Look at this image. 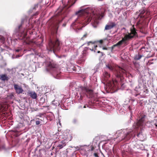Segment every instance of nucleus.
<instances>
[{
    "label": "nucleus",
    "mask_w": 157,
    "mask_h": 157,
    "mask_svg": "<svg viewBox=\"0 0 157 157\" xmlns=\"http://www.w3.org/2000/svg\"><path fill=\"white\" fill-rule=\"evenodd\" d=\"M75 14L78 17L83 16L78 22L79 24L82 25V27H84L92 20L93 26L96 27L97 26L94 25L98 24V20L101 19L103 17V13L100 9L94 10L92 14L88 13L86 9H82L76 12Z\"/></svg>",
    "instance_id": "obj_1"
},
{
    "label": "nucleus",
    "mask_w": 157,
    "mask_h": 157,
    "mask_svg": "<svg viewBox=\"0 0 157 157\" xmlns=\"http://www.w3.org/2000/svg\"><path fill=\"white\" fill-rule=\"evenodd\" d=\"M60 43L58 40L52 42L50 40L48 44V49L51 51H53L54 52L59 49Z\"/></svg>",
    "instance_id": "obj_2"
},
{
    "label": "nucleus",
    "mask_w": 157,
    "mask_h": 157,
    "mask_svg": "<svg viewBox=\"0 0 157 157\" xmlns=\"http://www.w3.org/2000/svg\"><path fill=\"white\" fill-rule=\"evenodd\" d=\"M13 86L17 94H20L22 93L23 92V90L21 86H19L17 84H14Z\"/></svg>",
    "instance_id": "obj_3"
},
{
    "label": "nucleus",
    "mask_w": 157,
    "mask_h": 157,
    "mask_svg": "<svg viewBox=\"0 0 157 157\" xmlns=\"http://www.w3.org/2000/svg\"><path fill=\"white\" fill-rule=\"evenodd\" d=\"M145 117V116L144 115H143L140 118V119L139 120V121L136 123H134V124L133 126V127H134L135 128H137V127H136V126H137L138 127H139L140 126L142 125V123L144 121V119Z\"/></svg>",
    "instance_id": "obj_4"
},
{
    "label": "nucleus",
    "mask_w": 157,
    "mask_h": 157,
    "mask_svg": "<svg viewBox=\"0 0 157 157\" xmlns=\"http://www.w3.org/2000/svg\"><path fill=\"white\" fill-rule=\"evenodd\" d=\"M137 33L136 32L135 29L134 27V26H133L132 27L131 29V33L128 35H128L129 37V38L130 39L132 38L134 36L136 35Z\"/></svg>",
    "instance_id": "obj_5"
},
{
    "label": "nucleus",
    "mask_w": 157,
    "mask_h": 157,
    "mask_svg": "<svg viewBox=\"0 0 157 157\" xmlns=\"http://www.w3.org/2000/svg\"><path fill=\"white\" fill-rule=\"evenodd\" d=\"M129 37L128 35H125L124 37L123 38L122 40L118 42L116 44L113 45V47H115L118 45H120L122 44L123 42L129 39Z\"/></svg>",
    "instance_id": "obj_6"
},
{
    "label": "nucleus",
    "mask_w": 157,
    "mask_h": 157,
    "mask_svg": "<svg viewBox=\"0 0 157 157\" xmlns=\"http://www.w3.org/2000/svg\"><path fill=\"white\" fill-rule=\"evenodd\" d=\"M116 25L115 23L114 22H112L110 23L109 24H107L105 26V30H110L115 26H116Z\"/></svg>",
    "instance_id": "obj_7"
},
{
    "label": "nucleus",
    "mask_w": 157,
    "mask_h": 157,
    "mask_svg": "<svg viewBox=\"0 0 157 157\" xmlns=\"http://www.w3.org/2000/svg\"><path fill=\"white\" fill-rule=\"evenodd\" d=\"M56 67V64L53 62H50L48 64V67L46 69V71H48L50 70L55 68Z\"/></svg>",
    "instance_id": "obj_8"
},
{
    "label": "nucleus",
    "mask_w": 157,
    "mask_h": 157,
    "mask_svg": "<svg viewBox=\"0 0 157 157\" xmlns=\"http://www.w3.org/2000/svg\"><path fill=\"white\" fill-rule=\"evenodd\" d=\"M82 92L83 93L86 94L87 93L90 95H92L93 94V91L92 90L87 89L85 87H82Z\"/></svg>",
    "instance_id": "obj_9"
},
{
    "label": "nucleus",
    "mask_w": 157,
    "mask_h": 157,
    "mask_svg": "<svg viewBox=\"0 0 157 157\" xmlns=\"http://www.w3.org/2000/svg\"><path fill=\"white\" fill-rule=\"evenodd\" d=\"M146 10L144 8H143L139 11V17H144V16L143 15L145 12Z\"/></svg>",
    "instance_id": "obj_10"
},
{
    "label": "nucleus",
    "mask_w": 157,
    "mask_h": 157,
    "mask_svg": "<svg viewBox=\"0 0 157 157\" xmlns=\"http://www.w3.org/2000/svg\"><path fill=\"white\" fill-rule=\"evenodd\" d=\"M29 94L30 96L33 99H35L36 98V94L35 92H31L29 93Z\"/></svg>",
    "instance_id": "obj_11"
},
{
    "label": "nucleus",
    "mask_w": 157,
    "mask_h": 157,
    "mask_svg": "<svg viewBox=\"0 0 157 157\" xmlns=\"http://www.w3.org/2000/svg\"><path fill=\"white\" fill-rule=\"evenodd\" d=\"M0 79L2 80H8V77L6 75H0Z\"/></svg>",
    "instance_id": "obj_12"
},
{
    "label": "nucleus",
    "mask_w": 157,
    "mask_h": 157,
    "mask_svg": "<svg viewBox=\"0 0 157 157\" xmlns=\"http://www.w3.org/2000/svg\"><path fill=\"white\" fill-rule=\"evenodd\" d=\"M104 77H105L104 80L106 81L108 78L110 77V75L108 73L105 72L104 74Z\"/></svg>",
    "instance_id": "obj_13"
},
{
    "label": "nucleus",
    "mask_w": 157,
    "mask_h": 157,
    "mask_svg": "<svg viewBox=\"0 0 157 157\" xmlns=\"http://www.w3.org/2000/svg\"><path fill=\"white\" fill-rule=\"evenodd\" d=\"M97 42L96 41H89L87 42V44L88 46H89L90 45V44L91 43L92 45H93L94 46V48H96L97 47V45H94V44L96 42Z\"/></svg>",
    "instance_id": "obj_14"
},
{
    "label": "nucleus",
    "mask_w": 157,
    "mask_h": 157,
    "mask_svg": "<svg viewBox=\"0 0 157 157\" xmlns=\"http://www.w3.org/2000/svg\"><path fill=\"white\" fill-rule=\"evenodd\" d=\"M142 55L140 54L136 55L135 56L134 59L136 60H139L142 58Z\"/></svg>",
    "instance_id": "obj_15"
},
{
    "label": "nucleus",
    "mask_w": 157,
    "mask_h": 157,
    "mask_svg": "<svg viewBox=\"0 0 157 157\" xmlns=\"http://www.w3.org/2000/svg\"><path fill=\"white\" fill-rule=\"evenodd\" d=\"M117 71H118L119 72L120 74H121L122 73H124V70L122 68H121L120 67H118Z\"/></svg>",
    "instance_id": "obj_16"
},
{
    "label": "nucleus",
    "mask_w": 157,
    "mask_h": 157,
    "mask_svg": "<svg viewBox=\"0 0 157 157\" xmlns=\"http://www.w3.org/2000/svg\"><path fill=\"white\" fill-rule=\"evenodd\" d=\"M117 83V81L115 79L114 81L113 80L110 84L111 85V86H113L116 85L115 83Z\"/></svg>",
    "instance_id": "obj_17"
},
{
    "label": "nucleus",
    "mask_w": 157,
    "mask_h": 157,
    "mask_svg": "<svg viewBox=\"0 0 157 157\" xmlns=\"http://www.w3.org/2000/svg\"><path fill=\"white\" fill-rule=\"evenodd\" d=\"M137 136L141 140L143 139V136L142 133H140L139 134H138Z\"/></svg>",
    "instance_id": "obj_18"
},
{
    "label": "nucleus",
    "mask_w": 157,
    "mask_h": 157,
    "mask_svg": "<svg viewBox=\"0 0 157 157\" xmlns=\"http://www.w3.org/2000/svg\"><path fill=\"white\" fill-rule=\"evenodd\" d=\"M65 145H62V144H59L58 146H57V147H59V149H61L63 147L65 146Z\"/></svg>",
    "instance_id": "obj_19"
},
{
    "label": "nucleus",
    "mask_w": 157,
    "mask_h": 157,
    "mask_svg": "<svg viewBox=\"0 0 157 157\" xmlns=\"http://www.w3.org/2000/svg\"><path fill=\"white\" fill-rule=\"evenodd\" d=\"M106 67L108 68L110 70H112L113 69V67L109 65H106Z\"/></svg>",
    "instance_id": "obj_20"
},
{
    "label": "nucleus",
    "mask_w": 157,
    "mask_h": 157,
    "mask_svg": "<svg viewBox=\"0 0 157 157\" xmlns=\"http://www.w3.org/2000/svg\"><path fill=\"white\" fill-rule=\"evenodd\" d=\"M146 14L147 15V16H148L150 15V11L149 10H146Z\"/></svg>",
    "instance_id": "obj_21"
},
{
    "label": "nucleus",
    "mask_w": 157,
    "mask_h": 157,
    "mask_svg": "<svg viewBox=\"0 0 157 157\" xmlns=\"http://www.w3.org/2000/svg\"><path fill=\"white\" fill-rule=\"evenodd\" d=\"M87 33H86L85 34H84L82 38H86L87 37Z\"/></svg>",
    "instance_id": "obj_22"
},
{
    "label": "nucleus",
    "mask_w": 157,
    "mask_h": 157,
    "mask_svg": "<svg viewBox=\"0 0 157 157\" xmlns=\"http://www.w3.org/2000/svg\"><path fill=\"white\" fill-rule=\"evenodd\" d=\"M36 125H38L40 124V121H37L36 122Z\"/></svg>",
    "instance_id": "obj_23"
},
{
    "label": "nucleus",
    "mask_w": 157,
    "mask_h": 157,
    "mask_svg": "<svg viewBox=\"0 0 157 157\" xmlns=\"http://www.w3.org/2000/svg\"><path fill=\"white\" fill-rule=\"evenodd\" d=\"M97 42H99L100 44H102L103 43V40H100L99 41H98Z\"/></svg>",
    "instance_id": "obj_24"
},
{
    "label": "nucleus",
    "mask_w": 157,
    "mask_h": 157,
    "mask_svg": "<svg viewBox=\"0 0 157 157\" xmlns=\"http://www.w3.org/2000/svg\"><path fill=\"white\" fill-rule=\"evenodd\" d=\"M94 155L95 157H98V156L97 153H94Z\"/></svg>",
    "instance_id": "obj_25"
},
{
    "label": "nucleus",
    "mask_w": 157,
    "mask_h": 157,
    "mask_svg": "<svg viewBox=\"0 0 157 157\" xmlns=\"http://www.w3.org/2000/svg\"><path fill=\"white\" fill-rule=\"evenodd\" d=\"M73 122H74V123H75L77 122V120L76 119H74L73 120Z\"/></svg>",
    "instance_id": "obj_26"
},
{
    "label": "nucleus",
    "mask_w": 157,
    "mask_h": 157,
    "mask_svg": "<svg viewBox=\"0 0 157 157\" xmlns=\"http://www.w3.org/2000/svg\"><path fill=\"white\" fill-rule=\"evenodd\" d=\"M102 49L103 50H107V49L106 48H105V47L103 48Z\"/></svg>",
    "instance_id": "obj_27"
},
{
    "label": "nucleus",
    "mask_w": 157,
    "mask_h": 157,
    "mask_svg": "<svg viewBox=\"0 0 157 157\" xmlns=\"http://www.w3.org/2000/svg\"><path fill=\"white\" fill-rule=\"evenodd\" d=\"M94 149V147H91V151H92Z\"/></svg>",
    "instance_id": "obj_28"
},
{
    "label": "nucleus",
    "mask_w": 157,
    "mask_h": 157,
    "mask_svg": "<svg viewBox=\"0 0 157 157\" xmlns=\"http://www.w3.org/2000/svg\"><path fill=\"white\" fill-rule=\"evenodd\" d=\"M120 75H117V77H120Z\"/></svg>",
    "instance_id": "obj_29"
},
{
    "label": "nucleus",
    "mask_w": 157,
    "mask_h": 157,
    "mask_svg": "<svg viewBox=\"0 0 157 157\" xmlns=\"http://www.w3.org/2000/svg\"><path fill=\"white\" fill-rule=\"evenodd\" d=\"M26 36V35L25 34H24L23 36V37H25Z\"/></svg>",
    "instance_id": "obj_30"
},
{
    "label": "nucleus",
    "mask_w": 157,
    "mask_h": 157,
    "mask_svg": "<svg viewBox=\"0 0 157 157\" xmlns=\"http://www.w3.org/2000/svg\"><path fill=\"white\" fill-rule=\"evenodd\" d=\"M19 51V50H16V52H18Z\"/></svg>",
    "instance_id": "obj_31"
},
{
    "label": "nucleus",
    "mask_w": 157,
    "mask_h": 157,
    "mask_svg": "<svg viewBox=\"0 0 157 157\" xmlns=\"http://www.w3.org/2000/svg\"><path fill=\"white\" fill-rule=\"evenodd\" d=\"M90 50L92 51H93V48H92V49L90 48Z\"/></svg>",
    "instance_id": "obj_32"
},
{
    "label": "nucleus",
    "mask_w": 157,
    "mask_h": 157,
    "mask_svg": "<svg viewBox=\"0 0 157 157\" xmlns=\"http://www.w3.org/2000/svg\"><path fill=\"white\" fill-rule=\"evenodd\" d=\"M98 52V53H100V52H100V51H98V52Z\"/></svg>",
    "instance_id": "obj_33"
},
{
    "label": "nucleus",
    "mask_w": 157,
    "mask_h": 157,
    "mask_svg": "<svg viewBox=\"0 0 157 157\" xmlns=\"http://www.w3.org/2000/svg\"><path fill=\"white\" fill-rule=\"evenodd\" d=\"M75 25V23H74L72 24V25Z\"/></svg>",
    "instance_id": "obj_34"
},
{
    "label": "nucleus",
    "mask_w": 157,
    "mask_h": 157,
    "mask_svg": "<svg viewBox=\"0 0 157 157\" xmlns=\"http://www.w3.org/2000/svg\"><path fill=\"white\" fill-rule=\"evenodd\" d=\"M20 26H21V25H20V26H19V28H20Z\"/></svg>",
    "instance_id": "obj_35"
},
{
    "label": "nucleus",
    "mask_w": 157,
    "mask_h": 157,
    "mask_svg": "<svg viewBox=\"0 0 157 157\" xmlns=\"http://www.w3.org/2000/svg\"><path fill=\"white\" fill-rule=\"evenodd\" d=\"M63 26H65V25H64V24H63Z\"/></svg>",
    "instance_id": "obj_36"
},
{
    "label": "nucleus",
    "mask_w": 157,
    "mask_h": 157,
    "mask_svg": "<svg viewBox=\"0 0 157 157\" xmlns=\"http://www.w3.org/2000/svg\"><path fill=\"white\" fill-rule=\"evenodd\" d=\"M85 107H86L85 106H84V108H85Z\"/></svg>",
    "instance_id": "obj_37"
},
{
    "label": "nucleus",
    "mask_w": 157,
    "mask_h": 157,
    "mask_svg": "<svg viewBox=\"0 0 157 157\" xmlns=\"http://www.w3.org/2000/svg\"><path fill=\"white\" fill-rule=\"evenodd\" d=\"M156 126H157V125H156Z\"/></svg>",
    "instance_id": "obj_38"
}]
</instances>
